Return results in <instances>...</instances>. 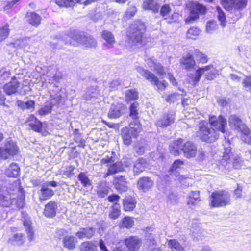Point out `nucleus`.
Here are the masks:
<instances>
[{
	"label": "nucleus",
	"instance_id": "obj_1",
	"mask_svg": "<svg viewBox=\"0 0 251 251\" xmlns=\"http://www.w3.org/2000/svg\"><path fill=\"white\" fill-rule=\"evenodd\" d=\"M66 44L77 46L82 44L86 47H94L97 45V41L91 35L85 34L84 33L76 30H70L63 37Z\"/></svg>",
	"mask_w": 251,
	"mask_h": 251
},
{
	"label": "nucleus",
	"instance_id": "obj_2",
	"mask_svg": "<svg viewBox=\"0 0 251 251\" xmlns=\"http://www.w3.org/2000/svg\"><path fill=\"white\" fill-rule=\"evenodd\" d=\"M180 151L183 153L186 158H193L197 154V147L193 142L187 141L184 143L183 140L179 138L174 142V155H179Z\"/></svg>",
	"mask_w": 251,
	"mask_h": 251
},
{
	"label": "nucleus",
	"instance_id": "obj_3",
	"mask_svg": "<svg viewBox=\"0 0 251 251\" xmlns=\"http://www.w3.org/2000/svg\"><path fill=\"white\" fill-rule=\"evenodd\" d=\"M145 31L144 24L141 21H135L130 25L129 38L133 44L141 46L145 44L143 34Z\"/></svg>",
	"mask_w": 251,
	"mask_h": 251
},
{
	"label": "nucleus",
	"instance_id": "obj_4",
	"mask_svg": "<svg viewBox=\"0 0 251 251\" xmlns=\"http://www.w3.org/2000/svg\"><path fill=\"white\" fill-rule=\"evenodd\" d=\"M136 122V125H134L133 123H130L128 127L122 129V137L124 144L126 145H130L132 139H136L141 131L140 123Z\"/></svg>",
	"mask_w": 251,
	"mask_h": 251
},
{
	"label": "nucleus",
	"instance_id": "obj_5",
	"mask_svg": "<svg viewBox=\"0 0 251 251\" xmlns=\"http://www.w3.org/2000/svg\"><path fill=\"white\" fill-rule=\"evenodd\" d=\"M197 134L201 140L207 143L215 142L219 137V133L214 129L208 127L207 123L205 122L200 123Z\"/></svg>",
	"mask_w": 251,
	"mask_h": 251
},
{
	"label": "nucleus",
	"instance_id": "obj_6",
	"mask_svg": "<svg viewBox=\"0 0 251 251\" xmlns=\"http://www.w3.org/2000/svg\"><path fill=\"white\" fill-rule=\"evenodd\" d=\"M210 206L213 207H223L230 203L231 195L225 191H218L211 194Z\"/></svg>",
	"mask_w": 251,
	"mask_h": 251
},
{
	"label": "nucleus",
	"instance_id": "obj_7",
	"mask_svg": "<svg viewBox=\"0 0 251 251\" xmlns=\"http://www.w3.org/2000/svg\"><path fill=\"white\" fill-rule=\"evenodd\" d=\"M206 12L205 6L197 2H192L190 5L189 15L185 19V23L187 24L193 23L199 18V15L204 14Z\"/></svg>",
	"mask_w": 251,
	"mask_h": 251
},
{
	"label": "nucleus",
	"instance_id": "obj_8",
	"mask_svg": "<svg viewBox=\"0 0 251 251\" xmlns=\"http://www.w3.org/2000/svg\"><path fill=\"white\" fill-rule=\"evenodd\" d=\"M137 71L145 78L152 84L155 85L159 89H164L166 87L167 83L165 81L161 82L158 80V78L152 73L147 70L144 69L142 67H137Z\"/></svg>",
	"mask_w": 251,
	"mask_h": 251
},
{
	"label": "nucleus",
	"instance_id": "obj_9",
	"mask_svg": "<svg viewBox=\"0 0 251 251\" xmlns=\"http://www.w3.org/2000/svg\"><path fill=\"white\" fill-rule=\"evenodd\" d=\"M230 152V149H226V150L224 152L222 159L220 161V164L226 166L232 160L233 167L235 169H240L243 165V161L238 155L233 156L231 158L229 155Z\"/></svg>",
	"mask_w": 251,
	"mask_h": 251
},
{
	"label": "nucleus",
	"instance_id": "obj_10",
	"mask_svg": "<svg viewBox=\"0 0 251 251\" xmlns=\"http://www.w3.org/2000/svg\"><path fill=\"white\" fill-rule=\"evenodd\" d=\"M114 161V159L112 156H106L101 160V164H107L108 166H109L107 172L108 175L122 172L124 170L122 162H116L115 163H112Z\"/></svg>",
	"mask_w": 251,
	"mask_h": 251
},
{
	"label": "nucleus",
	"instance_id": "obj_11",
	"mask_svg": "<svg viewBox=\"0 0 251 251\" xmlns=\"http://www.w3.org/2000/svg\"><path fill=\"white\" fill-rule=\"evenodd\" d=\"M211 65L206 66L202 68H199L197 70L189 71L187 74L188 79L193 85H195L199 81L201 75L206 72L210 70Z\"/></svg>",
	"mask_w": 251,
	"mask_h": 251
},
{
	"label": "nucleus",
	"instance_id": "obj_12",
	"mask_svg": "<svg viewBox=\"0 0 251 251\" xmlns=\"http://www.w3.org/2000/svg\"><path fill=\"white\" fill-rule=\"evenodd\" d=\"M209 121L210 125L216 130L223 133L225 132V128L227 126V121L224 117L222 116H219L218 117L212 116L209 118Z\"/></svg>",
	"mask_w": 251,
	"mask_h": 251
},
{
	"label": "nucleus",
	"instance_id": "obj_13",
	"mask_svg": "<svg viewBox=\"0 0 251 251\" xmlns=\"http://www.w3.org/2000/svg\"><path fill=\"white\" fill-rule=\"evenodd\" d=\"M128 184L127 179L123 176L117 175L113 180V184L115 189L120 193L126 192L127 190Z\"/></svg>",
	"mask_w": 251,
	"mask_h": 251
},
{
	"label": "nucleus",
	"instance_id": "obj_14",
	"mask_svg": "<svg viewBox=\"0 0 251 251\" xmlns=\"http://www.w3.org/2000/svg\"><path fill=\"white\" fill-rule=\"evenodd\" d=\"M4 153L7 156V159L10 156H13L18 153L19 148L15 142L10 138L7 139L5 141L4 146L3 148Z\"/></svg>",
	"mask_w": 251,
	"mask_h": 251
},
{
	"label": "nucleus",
	"instance_id": "obj_15",
	"mask_svg": "<svg viewBox=\"0 0 251 251\" xmlns=\"http://www.w3.org/2000/svg\"><path fill=\"white\" fill-rule=\"evenodd\" d=\"M124 243L129 250L135 251L138 250L141 247L142 240L138 236H131L126 238Z\"/></svg>",
	"mask_w": 251,
	"mask_h": 251
},
{
	"label": "nucleus",
	"instance_id": "obj_16",
	"mask_svg": "<svg viewBox=\"0 0 251 251\" xmlns=\"http://www.w3.org/2000/svg\"><path fill=\"white\" fill-rule=\"evenodd\" d=\"M125 110L124 105L121 103L112 104L109 110L108 116L110 118H119L124 113Z\"/></svg>",
	"mask_w": 251,
	"mask_h": 251
},
{
	"label": "nucleus",
	"instance_id": "obj_17",
	"mask_svg": "<svg viewBox=\"0 0 251 251\" xmlns=\"http://www.w3.org/2000/svg\"><path fill=\"white\" fill-rule=\"evenodd\" d=\"M19 86V82L15 76H13L9 82L4 85L3 90L7 95H11L17 92Z\"/></svg>",
	"mask_w": 251,
	"mask_h": 251
},
{
	"label": "nucleus",
	"instance_id": "obj_18",
	"mask_svg": "<svg viewBox=\"0 0 251 251\" xmlns=\"http://www.w3.org/2000/svg\"><path fill=\"white\" fill-rule=\"evenodd\" d=\"M57 209L58 205L57 202L50 201L45 205L44 214L47 217L52 218L56 215Z\"/></svg>",
	"mask_w": 251,
	"mask_h": 251
},
{
	"label": "nucleus",
	"instance_id": "obj_19",
	"mask_svg": "<svg viewBox=\"0 0 251 251\" xmlns=\"http://www.w3.org/2000/svg\"><path fill=\"white\" fill-rule=\"evenodd\" d=\"M96 229L94 227L80 228L75 233V236L80 239H91L95 234Z\"/></svg>",
	"mask_w": 251,
	"mask_h": 251
},
{
	"label": "nucleus",
	"instance_id": "obj_20",
	"mask_svg": "<svg viewBox=\"0 0 251 251\" xmlns=\"http://www.w3.org/2000/svg\"><path fill=\"white\" fill-rule=\"evenodd\" d=\"M228 122L229 125L238 131L244 130L245 128L247 127L246 125L243 123L242 120L235 115L230 116Z\"/></svg>",
	"mask_w": 251,
	"mask_h": 251
},
{
	"label": "nucleus",
	"instance_id": "obj_21",
	"mask_svg": "<svg viewBox=\"0 0 251 251\" xmlns=\"http://www.w3.org/2000/svg\"><path fill=\"white\" fill-rule=\"evenodd\" d=\"M26 122L32 130L36 132H40L42 127V123L33 115H30L26 119Z\"/></svg>",
	"mask_w": 251,
	"mask_h": 251
},
{
	"label": "nucleus",
	"instance_id": "obj_22",
	"mask_svg": "<svg viewBox=\"0 0 251 251\" xmlns=\"http://www.w3.org/2000/svg\"><path fill=\"white\" fill-rule=\"evenodd\" d=\"M153 182L149 177L140 178L137 182V187L144 192L149 190L153 186Z\"/></svg>",
	"mask_w": 251,
	"mask_h": 251
},
{
	"label": "nucleus",
	"instance_id": "obj_23",
	"mask_svg": "<svg viewBox=\"0 0 251 251\" xmlns=\"http://www.w3.org/2000/svg\"><path fill=\"white\" fill-rule=\"evenodd\" d=\"M101 37L105 41L103 45L106 48L109 49L113 47L116 41L114 35L111 32L107 30L102 31Z\"/></svg>",
	"mask_w": 251,
	"mask_h": 251
},
{
	"label": "nucleus",
	"instance_id": "obj_24",
	"mask_svg": "<svg viewBox=\"0 0 251 251\" xmlns=\"http://www.w3.org/2000/svg\"><path fill=\"white\" fill-rule=\"evenodd\" d=\"M54 194V191L48 187V185L42 184L40 193L39 194V199L41 201L48 200L51 198Z\"/></svg>",
	"mask_w": 251,
	"mask_h": 251
},
{
	"label": "nucleus",
	"instance_id": "obj_25",
	"mask_svg": "<svg viewBox=\"0 0 251 251\" xmlns=\"http://www.w3.org/2000/svg\"><path fill=\"white\" fill-rule=\"evenodd\" d=\"M181 63L185 69L190 71L192 70L196 66V62L193 56L191 54H187L182 59Z\"/></svg>",
	"mask_w": 251,
	"mask_h": 251
},
{
	"label": "nucleus",
	"instance_id": "obj_26",
	"mask_svg": "<svg viewBox=\"0 0 251 251\" xmlns=\"http://www.w3.org/2000/svg\"><path fill=\"white\" fill-rule=\"evenodd\" d=\"M146 166V159L140 158L134 163L133 172L134 175H138L142 172Z\"/></svg>",
	"mask_w": 251,
	"mask_h": 251
},
{
	"label": "nucleus",
	"instance_id": "obj_27",
	"mask_svg": "<svg viewBox=\"0 0 251 251\" xmlns=\"http://www.w3.org/2000/svg\"><path fill=\"white\" fill-rule=\"evenodd\" d=\"M139 104L138 103L135 102L130 104L129 107V116L134 120L131 123H133L134 125H136V122H139Z\"/></svg>",
	"mask_w": 251,
	"mask_h": 251
},
{
	"label": "nucleus",
	"instance_id": "obj_28",
	"mask_svg": "<svg viewBox=\"0 0 251 251\" xmlns=\"http://www.w3.org/2000/svg\"><path fill=\"white\" fill-rule=\"evenodd\" d=\"M77 243V239L73 236L67 235L63 239L64 247L69 250H74Z\"/></svg>",
	"mask_w": 251,
	"mask_h": 251
},
{
	"label": "nucleus",
	"instance_id": "obj_29",
	"mask_svg": "<svg viewBox=\"0 0 251 251\" xmlns=\"http://www.w3.org/2000/svg\"><path fill=\"white\" fill-rule=\"evenodd\" d=\"M187 203L190 206H195L200 201V191H195L191 192L188 196Z\"/></svg>",
	"mask_w": 251,
	"mask_h": 251
},
{
	"label": "nucleus",
	"instance_id": "obj_30",
	"mask_svg": "<svg viewBox=\"0 0 251 251\" xmlns=\"http://www.w3.org/2000/svg\"><path fill=\"white\" fill-rule=\"evenodd\" d=\"M142 7L145 10H151L156 13L158 12L160 6L153 0H144Z\"/></svg>",
	"mask_w": 251,
	"mask_h": 251
},
{
	"label": "nucleus",
	"instance_id": "obj_31",
	"mask_svg": "<svg viewBox=\"0 0 251 251\" xmlns=\"http://www.w3.org/2000/svg\"><path fill=\"white\" fill-rule=\"evenodd\" d=\"M20 168L16 163H11L6 169L5 174L9 177H16L19 176Z\"/></svg>",
	"mask_w": 251,
	"mask_h": 251
},
{
	"label": "nucleus",
	"instance_id": "obj_32",
	"mask_svg": "<svg viewBox=\"0 0 251 251\" xmlns=\"http://www.w3.org/2000/svg\"><path fill=\"white\" fill-rule=\"evenodd\" d=\"M27 20L32 25L37 27L41 21V17L35 12H29L26 14Z\"/></svg>",
	"mask_w": 251,
	"mask_h": 251
},
{
	"label": "nucleus",
	"instance_id": "obj_33",
	"mask_svg": "<svg viewBox=\"0 0 251 251\" xmlns=\"http://www.w3.org/2000/svg\"><path fill=\"white\" fill-rule=\"evenodd\" d=\"M147 64L151 69L157 71L158 74L163 75L164 73V69L160 64L157 63L154 60L149 59L147 60Z\"/></svg>",
	"mask_w": 251,
	"mask_h": 251
},
{
	"label": "nucleus",
	"instance_id": "obj_34",
	"mask_svg": "<svg viewBox=\"0 0 251 251\" xmlns=\"http://www.w3.org/2000/svg\"><path fill=\"white\" fill-rule=\"evenodd\" d=\"M80 251H97L98 248L96 244L92 241H85L82 243L79 246Z\"/></svg>",
	"mask_w": 251,
	"mask_h": 251
},
{
	"label": "nucleus",
	"instance_id": "obj_35",
	"mask_svg": "<svg viewBox=\"0 0 251 251\" xmlns=\"http://www.w3.org/2000/svg\"><path fill=\"white\" fill-rule=\"evenodd\" d=\"M99 92L100 90L98 86H91L88 88L83 97L86 100H91L92 98L97 97Z\"/></svg>",
	"mask_w": 251,
	"mask_h": 251
},
{
	"label": "nucleus",
	"instance_id": "obj_36",
	"mask_svg": "<svg viewBox=\"0 0 251 251\" xmlns=\"http://www.w3.org/2000/svg\"><path fill=\"white\" fill-rule=\"evenodd\" d=\"M24 235L21 233L14 234L9 239V242L13 245H21L25 242Z\"/></svg>",
	"mask_w": 251,
	"mask_h": 251
},
{
	"label": "nucleus",
	"instance_id": "obj_37",
	"mask_svg": "<svg viewBox=\"0 0 251 251\" xmlns=\"http://www.w3.org/2000/svg\"><path fill=\"white\" fill-rule=\"evenodd\" d=\"M109 192V187L106 185V183L104 182L100 183L97 188L98 195L103 198L107 196Z\"/></svg>",
	"mask_w": 251,
	"mask_h": 251
},
{
	"label": "nucleus",
	"instance_id": "obj_38",
	"mask_svg": "<svg viewBox=\"0 0 251 251\" xmlns=\"http://www.w3.org/2000/svg\"><path fill=\"white\" fill-rule=\"evenodd\" d=\"M136 201L133 200H126L123 201L124 210L131 211L134 209L136 205Z\"/></svg>",
	"mask_w": 251,
	"mask_h": 251
},
{
	"label": "nucleus",
	"instance_id": "obj_39",
	"mask_svg": "<svg viewBox=\"0 0 251 251\" xmlns=\"http://www.w3.org/2000/svg\"><path fill=\"white\" fill-rule=\"evenodd\" d=\"M242 133L241 138L245 143L250 144L251 143V134L249 128L246 127L244 130L240 131Z\"/></svg>",
	"mask_w": 251,
	"mask_h": 251
},
{
	"label": "nucleus",
	"instance_id": "obj_40",
	"mask_svg": "<svg viewBox=\"0 0 251 251\" xmlns=\"http://www.w3.org/2000/svg\"><path fill=\"white\" fill-rule=\"evenodd\" d=\"M133 224L134 221L131 217H125L120 224V226L121 228L126 227L130 228L133 226Z\"/></svg>",
	"mask_w": 251,
	"mask_h": 251
},
{
	"label": "nucleus",
	"instance_id": "obj_41",
	"mask_svg": "<svg viewBox=\"0 0 251 251\" xmlns=\"http://www.w3.org/2000/svg\"><path fill=\"white\" fill-rule=\"evenodd\" d=\"M200 33L201 30L199 28L196 27H192L187 30L186 37L187 38L195 39Z\"/></svg>",
	"mask_w": 251,
	"mask_h": 251
},
{
	"label": "nucleus",
	"instance_id": "obj_42",
	"mask_svg": "<svg viewBox=\"0 0 251 251\" xmlns=\"http://www.w3.org/2000/svg\"><path fill=\"white\" fill-rule=\"evenodd\" d=\"M194 54L197 60L202 63H205L208 61L207 55L201 52L198 50H195L194 52Z\"/></svg>",
	"mask_w": 251,
	"mask_h": 251
},
{
	"label": "nucleus",
	"instance_id": "obj_43",
	"mask_svg": "<svg viewBox=\"0 0 251 251\" xmlns=\"http://www.w3.org/2000/svg\"><path fill=\"white\" fill-rule=\"evenodd\" d=\"M138 98V93L135 89H129L126 92L127 100H135Z\"/></svg>",
	"mask_w": 251,
	"mask_h": 251
},
{
	"label": "nucleus",
	"instance_id": "obj_44",
	"mask_svg": "<svg viewBox=\"0 0 251 251\" xmlns=\"http://www.w3.org/2000/svg\"><path fill=\"white\" fill-rule=\"evenodd\" d=\"M11 75L9 70L2 68L0 70V82H3L8 79Z\"/></svg>",
	"mask_w": 251,
	"mask_h": 251
},
{
	"label": "nucleus",
	"instance_id": "obj_45",
	"mask_svg": "<svg viewBox=\"0 0 251 251\" xmlns=\"http://www.w3.org/2000/svg\"><path fill=\"white\" fill-rule=\"evenodd\" d=\"M218 28V25L215 21H210L207 22L206 30L208 33H211Z\"/></svg>",
	"mask_w": 251,
	"mask_h": 251
},
{
	"label": "nucleus",
	"instance_id": "obj_46",
	"mask_svg": "<svg viewBox=\"0 0 251 251\" xmlns=\"http://www.w3.org/2000/svg\"><path fill=\"white\" fill-rule=\"evenodd\" d=\"M170 118L168 115L164 116L163 118L157 121L156 125L162 127H166L170 123Z\"/></svg>",
	"mask_w": 251,
	"mask_h": 251
},
{
	"label": "nucleus",
	"instance_id": "obj_47",
	"mask_svg": "<svg viewBox=\"0 0 251 251\" xmlns=\"http://www.w3.org/2000/svg\"><path fill=\"white\" fill-rule=\"evenodd\" d=\"M9 25L5 24L0 28V41H3L9 35Z\"/></svg>",
	"mask_w": 251,
	"mask_h": 251
},
{
	"label": "nucleus",
	"instance_id": "obj_48",
	"mask_svg": "<svg viewBox=\"0 0 251 251\" xmlns=\"http://www.w3.org/2000/svg\"><path fill=\"white\" fill-rule=\"evenodd\" d=\"M221 3L224 8L227 11L232 9L234 3V0H221Z\"/></svg>",
	"mask_w": 251,
	"mask_h": 251
},
{
	"label": "nucleus",
	"instance_id": "obj_49",
	"mask_svg": "<svg viewBox=\"0 0 251 251\" xmlns=\"http://www.w3.org/2000/svg\"><path fill=\"white\" fill-rule=\"evenodd\" d=\"M209 153L201 149L198 151V154L197 156V159L200 162H202L204 160L208 159Z\"/></svg>",
	"mask_w": 251,
	"mask_h": 251
},
{
	"label": "nucleus",
	"instance_id": "obj_50",
	"mask_svg": "<svg viewBox=\"0 0 251 251\" xmlns=\"http://www.w3.org/2000/svg\"><path fill=\"white\" fill-rule=\"evenodd\" d=\"M217 11L218 14V18L220 22V24L222 26H225L226 23L225 14L219 7H217Z\"/></svg>",
	"mask_w": 251,
	"mask_h": 251
},
{
	"label": "nucleus",
	"instance_id": "obj_51",
	"mask_svg": "<svg viewBox=\"0 0 251 251\" xmlns=\"http://www.w3.org/2000/svg\"><path fill=\"white\" fill-rule=\"evenodd\" d=\"M56 3L60 6L69 7L72 6L74 3H76L74 0H59Z\"/></svg>",
	"mask_w": 251,
	"mask_h": 251
},
{
	"label": "nucleus",
	"instance_id": "obj_52",
	"mask_svg": "<svg viewBox=\"0 0 251 251\" xmlns=\"http://www.w3.org/2000/svg\"><path fill=\"white\" fill-rule=\"evenodd\" d=\"M121 211L119 209V205L115 203L113 210L110 214L109 216L111 218L115 219H117L120 215Z\"/></svg>",
	"mask_w": 251,
	"mask_h": 251
},
{
	"label": "nucleus",
	"instance_id": "obj_53",
	"mask_svg": "<svg viewBox=\"0 0 251 251\" xmlns=\"http://www.w3.org/2000/svg\"><path fill=\"white\" fill-rule=\"evenodd\" d=\"M16 206L19 208H22L25 206V195L22 192H20L18 199L16 203Z\"/></svg>",
	"mask_w": 251,
	"mask_h": 251
},
{
	"label": "nucleus",
	"instance_id": "obj_54",
	"mask_svg": "<svg viewBox=\"0 0 251 251\" xmlns=\"http://www.w3.org/2000/svg\"><path fill=\"white\" fill-rule=\"evenodd\" d=\"M78 178L84 186H86L87 185L90 184V182L88 177L84 173H81L79 174Z\"/></svg>",
	"mask_w": 251,
	"mask_h": 251
},
{
	"label": "nucleus",
	"instance_id": "obj_55",
	"mask_svg": "<svg viewBox=\"0 0 251 251\" xmlns=\"http://www.w3.org/2000/svg\"><path fill=\"white\" fill-rule=\"evenodd\" d=\"M247 0H236L233 7L237 9H242L247 5Z\"/></svg>",
	"mask_w": 251,
	"mask_h": 251
},
{
	"label": "nucleus",
	"instance_id": "obj_56",
	"mask_svg": "<svg viewBox=\"0 0 251 251\" xmlns=\"http://www.w3.org/2000/svg\"><path fill=\"white\" fill-rule=\"evenodd\" d=\"M137 12V8L135 5H128V7L126 10V14L128 17L133 16Z\"/></svg>",
	"mask_w": 251,
	"mask_h": 251
},
{
	"label": "nucleus",
	"instance_id": "obj_57",
	"mask_svg": "<svg viewBox=\"0 0 251 251\" xmlns=\"http://www.w3.org/2000/svg\"><path fill=\"white\" fill-rule=\"evenodd\" d=\"M52 106L49 105L42 107L39 110L38 113L40 115H45L51 112Z\"/></svg>",
	"mask_w": 251,
	"mask_h": 251
},
{
	"label": "nucleus",
	"instance_id": "obj_58",
	"mask_svg": "<svg viewBox=\"0 0 251 251\" xmlns=\"http://www.w3.org/2000/svg\"><path fill=\"white\" fill-rule=\"evenodd\" d=\"M242 84L244 87L251 89V75L245 76L242 81Z\"/></svg>",
	"mask_w": 251,
	"mask_h": 251
},
{
	"label": "nucleus",
	"instance_id": "obj_59",
	"mask_svg": "<svg viewBox=\"0 0 251 251\" xmlns=\"http://www.w3.org/2000/svg\"><path fill=\"white\" fill-rule=\"evenodd\" d=\"M171 9L169 5L165 4L163 5L160 10V14L162 16H165L169 14L171 12Z\"/></svg>",
	"mask_w": 251,
	"mask_h": 251
},
{
	"label": "nucleus",
	"instance_id": "obj_60",
	"mask_svg": "<svg viewBox=\"0 0 251 251\" xmlns=\"http://www.w3.org/2000/svg\"><path fill=\"white\" fill-rule=\"evenodd\" d=\"M210 70H209V72H207V73L205 74V76L207 79L208 80H213L216 77V74L213 70V66H211Z\"/></svg>",
	"mask_w": 251,
	"mask_h": 251
},
{
	"label": "nucleus",
	"instance_id": "obj_61",
	"mask_svg": "<svg viewBox=\"0 0 251 251\" xmlns=\"http://www.w3.org/2000/svg\"><path fill=\"white\" fill-rule=\"evenodd\" d=\"M20 0H9L6 2L5 5H4V9L5 10H7L10 9L11 7L13 6V5L16 3Z\"/></svg>",
	"mask_w": 251,
	"mask_h": 251
},
{
	"label": "nucleus",
	"instance_id": "obj_62",
	"mask_svg": "<svg viewBox=\"0 0 251 251\" xmlns=\"http://www.w3.org/2000/svg\"><path fill=\"white\" fill-rule=\"evenodd\" d=\"M62 78V75L60 73H56L51 78L48 79L49 83H53L54 81L56 82H59Z\"/></svg>",
	"mask_w": 251,
	"mask_h": 251
},
{
	"label": "nucleus",
	"instance_id": "obj_63",
	"mask_svg": "<svg viewBox=\"0 0 251 251\" xmlns=\"http://www.w3.org/2000/svg\"><path fill=\"white\" fill-rule=\"evenodd\" d=\"M123 165V167L125 166V167H128L131 166L132 164L133 163L132 159L130 158H125L123 159V161L121 162Z\"/></svg>",
	"mask_w": 251,
	"mask_h": 251
},
{
	"label": "nucleus",
	"instance_id": "obj_64",
	"mask_svg": "<svg viewBox=\"0 0 251 251\" xmlns=\"http://www.w3.org/2000/svg\"><path fill=\"white\" fill-rule=\"evenodd\" d=\"M145 150V148L144 145H137L135 147V150L139 155L143 154L144 153Z\"/></svg>",
	"mask_w": 251,
	"mask_h": 251
}]
</instances>
